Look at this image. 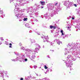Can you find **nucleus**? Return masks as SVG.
Masks as SVG:
<instances>
[{"instance_id":"a19ab883","label":"nucleus","mask_w":80,"mask_h":80,"mask_svg":"<svg viewBox=\"0 0 80 80\" xmlns=\"http://www.w3.org/2000/svg\"><path fill=\"white\" fill-rule=\"evenodd\" d=\"M49 70H50V72H52V69L50 68H49Z\"/></svg>"},{"instance_id":"9b49d317","label":"nucleus","mask_w":80,"mask_h":80,"mask_svg":"<svg viewBox=\"0 0 80 80\" xmlns=\"http://www.w3.org/2000/svg\"><path fill=\"white\" fill-rule=\"evenodd\" d=\"M17 3H19L20 6H23L24 5V3L23 2L26 1V0H17Z\"/></svg>"},{"instance_id":"cd10ccee","label":"nucleus","mask_w":80,"mask_h":80,"mask_svg":"<svg viewBox=\"0 0 80 80\" xmlns=\"http://www.w3.org/2000/svg\"><path fill=\"white\" fill-rule=\"evenodd\" d=\"M71 59H72V60H73V61H75L76 60V59L75 58H73V57H72V58H71Z\"/></svg>"},{"instance_id":"c9c22d12","label":"nucleus","mask_w":80,"mask_h":80,"mask_svg":"<svg viewBox=\"0 0 80 80\" xmlns=\"http://www.w3.org/2000/svg\"><path fill=\"white\" fill-rule=\"evenodd\" d=\"M5 42H6L5 44H6V45H8V42H7V41H5Z\"/></svg>"},{"instance_id":"13d9d810","label":"nucleus","mask_w":80,"mask_h":80,"mask_svg":"<svg viewBox=\"0 0 80 80\" xmlns=\"http://www.w3.org/2000/svg\"><path fill=\"white\" fill-rule=\"evenodd\" d=\"M9 45L11 46H12V43H10L9 44Z\"/></svg>"},{"instance_id":"4d7b16f0","label":"nucleus","mask_w":80,"mask_h":80,"mask_svg":"<svg viewBox=\"0 0 80 80\" xmlns=\"http://www.w3.org/2000/svg\"><path fill=\"white\" fill-rule=\"evenodd\" d=\"M32 31L31 30H30L29 31V33H32Z\"/></svg>"},{"instance_id":"0e129e2a","label":"nucleus","mask_w":80,"mask_h":80,"mask_svg":"<svg viewBox=\"0 0 80 80\" xmlns=\"http://www.w3.org/2000/svg\"><path fill=\"white\" fill-rule=\"evenodd\" d=\"M30 68H33V67H32V66H30Z\"/></svg>"},{"instance_id":"f3484780","label":"nucleus","mask_w":80,"mask_h":80,"mask_svg":"<svg viewBox=\"0 0 80 80\" xmlns=\"http://www.w3.org/2000/svg\"><path fill=\"white\" fill-rule=\"evenodd\" d=\"M76 14L77 15H80V10H78V9H76Z\"/></svg>"},{"instance_id":"a18cd8bd","label":"nucleus","mask_w":80,"mask_h":80,"mask_svg":"<svg viewBox=\"0 0 80 80\" xmlns=\"http://www.w3.org/2000/svg\"><path fill=\"white\" fill-rule=\"evenodd\" d=\"M63 30H61V33H63Z\"/></svg>"},{"instance_id":"0eeeda50","label":"nucleus","mask_w":80,"mask_h":80,"mask_svg":"<svg viewBox=\"0 0 80 80\" xmlns=\"http://www.w3.org/2000/svg\"><path fill=\"white\" fill-rule=\"evenodd\" d=\"M36 52H34V53H32V55H29L28 54H27V53L25 52V54H26L27 57H29V58L31 60H34L35 58V55L36 54Z\"/></svg>"},{"instance_id":"b1692460","label":"nucleus","mask_w":80,"mask_h":80,"mask_svg":"<svg viewBox=\"0 0 80 80\" xmlns=\"http://www.w3.org/2000/svg\"><path fill=\"white\" fill-rule=\"evenodd\" d=\"M30 41L31 42V43H34L35 42L34 39H30Z\"/></svg>"},{"instance_id":"f704fd0d","label":"nucleus","mask_w":80,"mask_h":80,"mask_svg":"<svg viewBox=\"0 0 80 80\" xmlns=\"http://www.w3.org/2000/svg\"><path fill=\"white\" fill-rule=\"evenodd\" d=\"M0 40H1L2 41H3L4 40V39H3V38L1 37V38H0Z\"/></svg>"},{"instance_id":"bb28decb","label":"nucleus","mask_w":80,"mask_h":80,"mask_svg":"<svg viewBox=\"0 0 80 80\" xmlns=\"http://www.w3.org/2000/svg\"><path fill=\"white\" fill-rule=\"evenodd\" d=\"M52 25H53V26H57V24H56L54 22H53Z\"/></svg>"},{"instance_id":"5fc2aeb1","label":"nucleus","mask_w":80,"mask_h":80,"mask_svg":"<svg viewBox=\"0 0 80 80\" xmlns=\"http://www.w3.org/2000/svg\"><path fill=\"white\" fill-rule=\"evenodd\" d=\"M51 33H53V31L52 30H51Z\"/></svg>"},{"instance_id":"c756f323","label":"nucleus","mask_w":80,"mask_h":80,"mask_svg":"<svg viewBox=\"0 0 80 80\" xmlns=\"http://www.w3.org/2000/svg\"><path fill=\"white\" fill-rule=\"evenodd\" d=\"M68 58H72V57H71V55H69L67 57Z\"/></svg>"},{"instance_id":"338daca9","label":"nucleus","mask_w":80,"mask_h":80,"mask_svg":"<svg viewBox=\"0 0 80 80\" xmlns=\"http://www.w3.org/2000/svg\"><path fill=\"white\" fill-rule=\"evenodd\" d=\"M7 77H8H8H9L8 76H7Z\"/></svg>"},{"instance_id":"4be33fe9","label":"nucleus","mask_w":80,"mask_h":80,"mask_svg":"<svg viewBox=\"0 0 80 80\" xmlns=\"http://www.w3.org/2000/svg\"><path fill=\"white\" fill-rule=\"evenodd\" d=\"M25 26L26 27H28V28H30V26L29 25V24L28 23H26L25 24Z\"/></svg>"},{"instance_id":"f257e3e1","label":"nucleus","mask_w":80,"mask_h":80,"mask_svg":"<svg viewBox=\"0 0 80 80\" xmlns=\"http://www.w3.org/2000/svg\"><path fill=\"white\" fill-rule=\"evenodd\" d=\"M58 5V3L55 2L54 4V6H53V4L51 3L48 4V10L49 12H51V13L48 14L46 13L45 14L44 16L45 17L46 19H49L50 17H53L55 15V14H57L58 12L60 11V7ZM54 6H57L56 8Z\"/></svg>"},{"instance_id":"ddd939ff","label":"nucleus","mask_w":80,"mask_h":80,"mask_svg":"<svg viewBox=\"0 0 80 80\" xmlns=\"http://www.w3.org/2000/svg\"><path fill=\"white\" fill-rule=\"evenodd\" d=\"M3 16L5 17V14H3V11L1 10V9L0 8V17H1L2 18H3Z\"/></svg>"},{"instance_id":"e2e57ef3","label":"nucleus","mask_w":80,"mask_h":80,"mask_svg":"<svg viewBox=\"0 0 80 80\" xmlns=\"http://www.w3.org/2000/svg\"><path fill=\"white\" fill-rule=\"evenodd\" d=\"M12 46H9V48H12Z\"/></svg>"},{"instance_id":"1a4fd4ad","label":"nucleus","mask_w":80,"mask_h":80,"mask_svg":"<svg viewBox=\"0 0 80 80\" xmlns=\"http://www.w3.org/2000/svg\"><path fill=\"white\" fill-rule=\"evenodd\" d=\"M65 63H66V65L68 68H70L72 67V66L73 65V63L71 62L70 60H68L67 61H65Z\"/></svg>"},{"instance_id":"3c124183","label":"nucleus","mask_w":80,"mask_h":80,"mask_svg":"<svg viewBox=\"0 0 80 80\" xmlns=\"http://www.w3.org/2000/svg\"><path fill=\"white\" fill-rule=\"evenodd\" d=\"M20 80H23V78H21Z\"/></svg>"},{"instance_id":"2eb2a0df","label":"nucleus","mask_w":80,"mask_h":80,"mask_svg":"<svg viewBox=\"0 0 80 80\" xmlns=\"http://www.w3.org/2000/svg\"><path fill=\"white\" fill-rule=\"evenodd\" d=\"M5 74V72L2 71H0V77H2L3 78L4 75Z\"/></svg>"},{"instance_id":"9d476101","label":"nucleus","mask_w":80,"mask_h":80,"mask_svg":"<svg viewBox=\"0 0 80 80\" xmlns=\"http://www.w3.org/2000/svg\"><path fill=\"white\" fill-rule=\"evenodd\" d=\"M72 54L73 55H74V56H75L76 58H80V57H79V55H80V52L78 51H73L72 52Z\"/></svg>"},{"instance_id":"4468645a","label":"nucleus","mask_w":80,"mask_h":80,"mask_svg":"<svg viewBox=\"0 0 80 80\" xmlns=\"http://www.w3.org/2000/svg\"><path fill=\"white\" fill-rule=\"evenodd\" d=\"M68 3H69V1H64V5L66 7H68Z\"/></svg>"},{"instance_id":"aec40b11","label":"nucleus","mask_w":80,"mask_h":80,"mask_svg":"<svg viewBox=\"0 0 80 80\" xmlns=\"http://www.w3.org/2000/svg\"><path fill=\"white\" fill-rule=\"evenodd\" d=\"M40 3L42 5H45V2L44 1H40Z\"/></svg>"},{"instance_id":"7ed1b4c3","label":"nucleus","mask_w":80,"mask_h":80,"mask_svg":"<svg viewBox=\"0 0 80 80\" xmlns=\"http://www.w3.org/2000/svg\"><path fill=\"white\" fill-rule=\"evenodd\" d=\"M14 5L16 7V8L14 9V10L15 16V17L16 18L22 19V18L23 17L22 15L20 14V12L18 13V12H22V11H21L20 8H18V7H20V3H18L15 4Z\"/></svg>"},{"instance_id":"4c0bfd02","label":"nucleus","mask_w":80,"mask_h":80,"mask_svg":"<svg viewBox=\"0 0 80 80\" xmlns=\"http://www.w3.org/2000/svg\"><path fill=\"white\" fill-rule=\"evenodd\" d=\"M33 67L34 68H35V69H36V68H37V66H33Z\"/></svg>"},{"instance_id":"37998d69","label":"nucleus","mask_w":80,"mask_h":80,"mask_svg":"<svg viewBox=\"0 0 80 80\" xmlns=\"http://www.w3.org/2000/svg\"><path fill=\"white\" fill-rule=\"evenodd\" d=\"M47 57H48V58H50L49 55H48V56H47Z\"/></svg>"},{"instance_id":"774afa93","label":"nucleus","mask_w":80,"mask_h":80,"mask_svg":"<svg viewBox=\"0 0 80 80\" xmlns=\"http://www.w3.org/2000/svg\"><path fill=\"white\" fill-rule=\"evenodd\" d=\"M76 23V22H74V23Z\"/></svg>"},{"instance_id":"20e7f679","label":"nucleus","mask_w":80,"mask_h":80,"mask_svg":"<svg viewBox=\"0 0 80 80\" xmlns=\"http://www.w3.org/2000/svg\"><path fill=\"white\" fill-rule=\"evenodd\" d=\"M14 53L15 55H17L16 60H18L21 62H23H23H25L27 61V60H28L26 58H25V55L23 54H19L18 53H17L15 52H14Z\"/></svg>"},{"instance_id":"603ef678","label":"nucleus","mask_w":80,"mask_h":80,"mask_svg":"<svg viewBox=\"0 0 80 80\" xmlns=\"http://www.w3.org/2000/svg\"><path fill=\"white\" fill-rule=\"evenodd\" d=\"M41 8H43V6H41Z\"/></svg>"},{"instance_id":"49530a36","label":"nucleus","mask_w":80,"mask_h":80,"mask_svg":"<svg viewBox=\"0 0 80 80\" xmlns=\"http://www.w3.org/2000/svg\"><path fill=\"white\" fill-rule=\"evenodd\" d=\"M62 35H64V33H63V32L62 33L61 36H62Z\"/></svg>"},{"instance_id":"5701e85b","label":"nucleus","mask_w":80,"mask_h":80,"mask_svg":"<svg viewBox=\"0 0 80 80\" xmlns=\"http://www.w3.org/2000/svg\"><path fill=\"white\" fill-rule=\"evenodd\" d=\"M10 2V3H11L12 2H13V3H15V2H17V0H11Z\"/></svg>"},{"instance_id":"6e6552de","label":"nucleus","mask_w":80,"mask_h":80,"mask_svg":"<svg viewBox=\"0 0 80 80\" xmlns=\"http://www.w3.org/2000/svg\"><path fill=\"white\" fill-rule=\"evenodd\" d=\"M41 38H43V42H49L51 44V45H52V46H53V43L49 41L48 40L49 39V38H48V36H46H46H44V37H42Z\"/></svg>"},{"instance_id":"79ce46f5","label":"nucleus","mask_w":80,"mask_h":80,"mask_svg":"<svg viewBox=\"0 0 80 80\" xmlns=\"http://www.w3.org/2000/svg\"><path fill=\"white\" fill-rule=\"evenodd\" d=\"M28 77L29 78H32V76H30V77L28 76Z\"/></svg>"},{"instance_id":"f8f14e48","label":"nucleus","mask_w":80,"mask_h":80,"mask_svg":"<svg viewBox=\"0 0 80 80\" xmlns=\"http://www.w3.org/2000/svg\"><path fill=\"white\" fill-rule=\"evenodd\" d=\"M21 15H22V16L23 17H22V19H19L18 18H17V19H18L19 21V22H21V21H22V19H23V18H24L23 19V20L24 21H27V20H28V18H25V16H23V14H20Z\"/></svg>"},{"instance_id":"bf43d9fd","label":"nucleus","mask_w":80,"mask_h":80,"mask_svg":"<svg viewBox=\"0 0 80 80\" xmlns=\"http://www.w3.org/2000/svg\"><path fill=\"white\" fill-rule=\"evenodd\" d=\"M36 74L37 77L38 76V74L36 73Z\"/></svg>"},{"instance_id":"473e14b6","label":"nucleus","mask_w":80,"mask_h":80,"mask_svg":"<svg viewBox=\"0 0 80 80\" xmlns=\"http://www.w3.org/2000/svg\"><path fill=\"white\" fill-rule=\"evenodd\" d=\"M29 1H27V2H25V4H26L27 3H29Z\"/></svg>"},{"instance_id":"7c9ffc66","label":"nucleus","mask_w":80,"mask_h":80,"mask_svg":"<svg viewBox=\"0 0 80 80\" xmlns=\"http://www.w3.org/2000/svg\"><path fill=\"white\" fill-rule=\"evenodd\" d=\"M70 28H71V27H68V30H70Z\"/></svg>"},{"instance_id":"ea45409f","label":"nucleus","mask_w":80,"mask_h":80,"mask_svg":"<svg viewBox=\"0 0 80 80\" xmlns=\"http://www.w3.org/2000/svg\"><path fill=\"white\" fill-rule=\"evenodd\" d=\"M30 78H29L28 77L27 78H25V80H28V79H29Z\"/></svg>"},{"instance_id":"39448f33","label":"nucleus","mask_w":80,"mask_h":80,"mask_svg":"<svg viewBox=\"0 0 80 80\" xmlns=\"http://www.w3.org/2000/svg\"><path fill=\"white\" fill-rule=\"evenodd\" d=\"M35 46L36 48L35 49V51L29 49H25V51L27 52V54H28L29 55H31V54L34 53L35 52H37V51H38V50H40V46L38 44H36Z\"/></svg>"},{"instance_id":"052dcab7","label":"nucleus","mask_w":80,"mask_h":80,"mask_svg":"<svg viewBox=\"0 0 80 80\" xmlns=\"http://www.w3.org/2000/svg\"><path fill=\"white\" fill-rule=\"evenodd\" d=\"M2 43L1 42H0V45H2Z\"/></svg>"},{"instance_id":"393cba45","label":"nucleus","mask_w":80,"mask_h":80,"mask_svg":"<svg viewBox=\"0 0 80 80\" xmlns=\"http://www.w3.org/2000/svg\"><path fill=\"white\" fill-rule=\"evenodd\" d=\"M20 49H21V50H25V49H25V48L23 47H21Z\"/></svg>"},{"instance_id":"2f4dec72","label":"nucleus","mask_w":80,"mask_h":80,"mask_svg":"<svg viewBox=\"0 0 80 80\" xmlns=\"http://www.w3.org/2000/svg\"><path fill=\"white\" fill-rule=\"evenodd\" d=\"M17 58H16L15 59H12V61H13V62H15L16 61H17V60H17Z\"/></svg>"},{"instance_id":"f03ea898","label":"nucleus","mask_w":80,"mask_h":80,"mask_svg":"<svg viewBox=\"0 0 80 80\" xmlns=\"http://www.w3.org/2000/svg\"><path fill=\"white\" fill-rule=\"evenodd\" d=\"M35 6L28 7L27 9V12L29 15H33V16L30 15V17L31 18H34L38 16V12H35L37 10H39V8H38L37 4H35Z\"/></svg>"},{"instance_id":"8fccbe9b","label":"nucleus","mask_w":80,"mask_h":80,"mask_svg":"<svg viewBox=\"0 0 80 80\" xmlns=\"http://www.w3.org/2000/svg\"><path fill=\"white\" fill-rule=\"evenodd\" d=\"M49 69H48L47 70V71H46L47 72H49Z\"/></svg>"},{"instance_id":"de8ad7c7","label":"nucleus","mask_w":80,"mask_h":80,"mask_svg":"<svg viewBox=\"0 0 80 80\" xmlns=\"http://www.w3.org/2000/svg\"><path fill=\"white\" fill-rule=\"evenodd\" d=\"M19 45L20 46H22V43H20L19 44Z\"/></svg>"},{"instance_id":"412c9836","label":"nucleus","mask_w":80,"mask_h":80,"mask_svg":"<svg viewBox=\"0 0 80 80\" xmlns=\"http://www.w3.org/2000/svg\"><path fill=\"white\" fill-rule=\"evenodd\" d=\"M76 28H77V29H78L79 30H80V24L79 25H78L75 27Z\"/></svg>"},{"instance_id":"423d86ee","label":"nucleus","mask_w":80,"mask_h":80,"mask_svg":"<svg viewBox=\"0 0 80 80\" xmlns=\"http://www.w3.org/2000/svg\"><path fill=\"white\" fill-rule=\"evenodd\" d=\"M67 48L65 49V50H67L68 52L64 53L65 55H66L67 53H70L72 51H73V50H75V44L73 43V44L69 43L68 44V46Z\"/></svg>"},{"instance_id":"a878e982","label":"nucleus","mask_w":80,"mask_h":80,"mask_svg":"<svg viewBox=\"0 0 80 80\" xmlns=\"http://www.w3.org/2000/svg\"><path fill=\"white\" fill-rule=\"evenodd\" d=\"M62 43V42H60V41H58L57 42V43L59 45H60V43Z\"/></svg>"},{"instance_id":"dca6fc26","label":"nucleus","mask_w":80,"mask_h":80,"mask_svg":"<svg viewBox=\"0 0 80 80\" xmlns=\"http://www.w3.org/2000/svg\"><path fill=\"white\" fill-rule=\"evenodd\" d=\"M57 26H52L50 25L49 27L51 29H52V28H53V29H56L57 28Z\"/></svg>"},{"instance_id":"c03bdc74","label":"nucleus","mask_w":80,"mask_h":80,"mask_svg":"<svg viewBox=\"0 0 80 80\" xmlns=\"http://www.w3.org/2000/svg\"><path fill=\"white\" fill-rule=\"evenodd\" d=\"M40 17H41L42 18H43V15H41Z\"/></svg>"},{"instance_id":"6e6d98bb","label":"nucleus","mask_w":80,"mask_h":80,"mask_svg":"<svg viewBox=\"0 0 80 80\" xmlns=\"http://www.w3.org/2000/svg\"><path fill=\"white\" fill-rule=\"evenodd\" d=\"M37 33L38 35H40V32H37Z\"/></svg>"},{"instance_id":"09e8293b","label":"nucleus","mask_w":80,"mask_h":80,"mask_svg":"<svg viewBox=\"0 0 80 80\" xmlns=\"http://www.w3.org/2000/svg\"><path fill=\"white\" fill-rule=\"evenodd\" d=\"M74 6H75V7H77V4H74Z\"/></svg>"},{"instance_id":"864d4df0","label":"nucleus","mask_w":80,"mask_h":80,"mask_svg":"<svg viewBox=\"0 0 80 80\" xmlns=\"http://www.w3.org/2000/svg\"><path fill=\"white\" fill-rule=\"evenodd\" d=\"M31 23L32 24V25H34V23L33 22H31Z\"/></svg>"},{"instance_id":"6ab92c4d","label":"nucleus","mask_w":80,"mask_h":80,"mask_svg":"<svg viewBox=\"0 0 80 80\" xmlns=\"http://www.w3.org/2000/svg\"><path fill=\"white\" fill-rule=\"evenodd\" d=\"M58 35H59V34H58V32H56L55 34L54 35V37L55 38H57V37H58Z\"/></svg>"},{"instance_id":"58836bf2","label":"nucleus","mask_w":80,"mask_h":80,"mask_svg":"<svg viewBox=\"0 0 80 80\" xmlns=\"http://www.w3.org/2000/svg\"><path fill=\"white\" fill-rule=\"evenodd\" d=\"M57 41H58V39H56L54 40V42H57Z\"/></svg>"},{"instance_id":"a211bd4d","label":"nucleus","mask_w":80,"mask_h":80,"mask_svg":"<svg viewBox=\"0 0 80 80\" xmlns=\"http://www.w3.org/2000/svg\"><path fill=\"white\" fill-rule=\"evenodd\" d=\"M72 5H73V2H69L68 4V7H72Z\"/></svg>"},{"instance_id":"69168bd1","label":"nucleus","mask_w":80,"mask_h":80,"mask_svg":"<svg viewBox=\"0 0 80 80\" xmlns=\"http://www.w3.org/2000/svg\"><path fill=\"white\" fill-rule=\"evenodd\" d=\"M72 20H74V18L72 17Z\"/></svg>"},{"instance_id":"c85d7f7f","label":"nucleus","mask_w":80,"mask_h":80,"mask_svg":"<svg viewBox=\"0 0 80 80\" xmlns=\"http://www.w3.org/2000/svg\"><path fill=\"white\" fill-rule=\"evenodd\" d=\"M68 37V35L67 34L65 35V37H63V38H65V37Z\"/></svg>"},{"instance_id":"680f3d73","label":"nucleus","mask_w":80,"mask_h":80,"mask_svg":"<svg viewBox=\"0 0 80 80\" xmlns=\"http://www.w3.org/2000/svg\"><path fill=\"white\" fill-rule=\"evenodd\" d=\"M50 51H52V52H53V51H54V50H50Z\"/></svg>"},{"instance_id":"e433bc0d","label":"nucleus","mask_w":80,"mask_h":80,"mask_svg":"<svg viewBox=\"0 0 80 80\" xmlns=\"http://www.w3.org/2000/svg\"><path fill=\"white\" fill-rule=\"evenodd\" d=\"M45 79H46V80H50V79H49V78H46Z\"/></svg>"},{"instance_id":"72a5a7b5","label":"nucleus","mask_w":80,"mask_h":80,"mask_svg":"<svg viewBox=\"0 0 80 80\" xmlns=\"http://www.w3.org/2000/svg\"><path fill=\"white\" fill-rule=\"evenodd\" d=\"M44 68H45V69H47V68H48V67H47V66H46V65H45L44 66Z\"/></svg>"}]
</instances>
